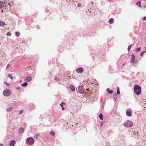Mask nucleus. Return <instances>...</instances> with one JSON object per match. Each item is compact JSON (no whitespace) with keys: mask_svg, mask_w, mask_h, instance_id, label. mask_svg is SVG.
<instances>
[{"mask_svg":"<svg viewBox=\"0 0 146 146\" xmlns=\"http://www.w3.org/2000/svg\"><path fill=\"white\" fill-rule=\"evenodd\" d=\"M134 91L137 95H139L141 92V88L138 85H135L134 86Z\"/></svg>","mask_w":146,"mask_h":146,"instance_id":"f257e3e1","label":"nucleus"},{"mask_svg":"<svg viewBox=\"0 0 146 146\" xmlns=\"http://www.w3.org/2000/svg\"><path fill=\"white\" fill-rule=\"evenodd\" d=\"M34 140L33 138L31 137H29L27 138L26 140V143L29 145H32L34 143Z\"/></svg>","mask_w":146,"mask_h":146,"instance_id":"f03ea898","label":"nucleus"},{"mask_svg":"<svg viewBox=\"0 0 146 146\" xmlns=\"http://www.w3.org/2000/svg\"><path fill=\"white\" fill-rule=\"evenodd\" d=\"M133 123L131 121L128 120L125 122L123 124V125L125 127H130L133 125Z\"/></svg>","mask_w":146,"mask_h":146,"instance_id":"7ed1b4c3","label":"nucleus"},{"mask_svg":"<svg viewBox=\"0 0 146 146\" xmlns=\"http://www.w3.org/2000/svg\"><path fill=\"white\" fill-rule=\"evenodd\" d=\"M11 92L9 90L7 89L4 91L3 92V95L6 96H7L10 95Z\"/></svg>","mask_w":146,"mask_h":146,"instance_id":"20e7f679","label":"nucleus"},{"mask_svg":"<svg viewBox=\"0 0 146 146\" xmlns=\"http://www.w3.org/2000/svg\"><path fill=\"white\" fill-rule=\"evenodd\" d=\"M84 71V69L82 68H79L76 70V72L78 73H82Z\"/></svg>","mask_w":146,"mask_h":146,"instance_id":"39448f33","label":"nucleus"},{"mask_svg":"<svg viewBox=\"0 0 146 146\" xmlns=\"http://www.w3.org/2000/svg\"><path fill=\"white\" fill-rule=\"evenodd\" d=\"M32 80V78L31 76L27 77L25 79V81L29 82Z\"/></svg>","mask_w":146,"mask_h":146,"instance_id":"423d86ee","label":"nucleus"},{"mask_svg":"<svg viewBox=\"0 0 146 146\" xmlns=\"http://www.w3.org/2000/svg\"><path fill=\"white\" fill-rule=\"evenodd\" d=\"M15 143V140L12 141L9 143L10 146H14Z\"/></svg>","mask_w":146,"mask_h":146,"instance_id":"0eeeda50","label":"nucleus"},{"mask_svg":"<svg viewBox=\"0 0 146 146\" xmlns=\"http://www.w3.org/2000/svg\"><path fill=\"white\" fill-rule=\"evenodd\" d=\"M131 62H134V61L135 60V57L134 55L132 54L131 56Z\"/></svg>","mask_w":146,"mask_h":146,"instance_id":"6e6552de","label":"nucleus"},{"mask_svg":"<svg viewBox=\"0 0 146 146\" xmlns=\"http://www.w3.org/2000/svg\"><path fill=\"white\" fill-rule=\"evenodd\" d=\"M5 25H6V24H5L4 22L0 21V27H3Z\"/></svg>","mask_w":146,"mask_h":146,"instance_id":"1a4fd4ad","label":"nucleus"},{"mask_svg":"<svg viewBox=\"0 0 146 146\" xmlns=\"http://www.w3.org/2000/svg\"><path fill=\"white\" fill-rule=\"evenodd\" d=\"M127 115L129 116H131V112L130 111H127L126 112Z\"/></svg>","mask_w":146,"mask_h":146,"instance_id":"9d476101","label":"nucleus"},{"mask_svg":"<svg viewBox=\"0 0 146 146\" xmlns=\"http://www.w3.org/2000/svg\"><path fill=\"white\" fill-rule=\"evenodd\" d=\"M70 88L72 92H74L75 91V88L74 86L72 85L71 86Z\"/></svg>","mask_w":146,"mask_h":146,"instance_id":"9b49d317","label":"nucleus"},{"mask_svg":"<svg viewBox=\"0 0 146 146\" xmlns=\"http://www.w3.org/2000/svg\"><path fill=\"white\" fill-rule=\"evenodd\" d=\"M23 131H24V129L23 128L21 127L19 128V132L20 133H22L23 132Z\"/></svg>","mask_w":146,"mask_h":146,"instance_id":"f8f14e48","label":"nucleus"},{"mask_svg":"<svg viewBox=\"0 0 146 146\" xmlns=\"http://www.w3.org/2000/svg\"><path fill=\"white\" fill-rule=\"evenodd\" d=\"M107 91L108 93L110 94H112L113 92V91L112 90H110L109 88H108L107 89Z\"/></svg>","mask_w":146,"mask_h":146,"instance_id":"ddd939ff","label":"nucleus"},{"mask_svg":"<svg viewBox=\"0 0 146 146\" xmlns=\"http://www.w3.org/2000/svg\"><path fill=\"white\" fill-rule=\"evenodd\" d=\"M28 83L27 82H25L21 85V86L23 87H26L27 86Z\"/></svg>","mask_w":146,"mask_h":146,"instance_id":"4468645a","label":"nucleus"},{"mask_svg":"<svg viewBox=\"0 0 146 146\" xmlns=\"http://www.w3.org/2000/svg\"><path fill=\"white\" fill-rule=\"evenodd\" d=\"M3 3L2 2H0V8H2L3 7Z\"/></svg>","mask_w":146,"mask_h":146,"instance_id":"2eb2a0df","label":"nucleus"},{"mask_svg":"<svg viewBox=\"0 0 146 146\" xmlns=\"http://www.w3.org/2000/svg\"><path fill=\"white\" fill-rule=\"evenodd\" d=\"M136 5L139 7H141V5L140 2H138L136 3Z\"/></svg>","mask_w":146,"mask_h":146,"instance_id":"dca6fc26","label":"nucleus"},{"mask_svg":"<svg viewBox=\"0 0 146 146\" xmlns=\"http://www.w3.org/2000/svg\"><path fill=\"white\" fill-rule=\"evenodd\" d=\"M99 117L101 120H102L103 119V116L102 114V113H100V114Z\"/></svg>","mask_w":146,"mask_h":146,"instance_id":"f3484780","label":"nucleus"},{"mask_svg":"<svg viewBox=\"0 0 146 146\" xmlns=\"http://www.w3.org/2000/svg\"><path fill=\"white\" fill-rule=\"evenodd\" d=\"M114 21V20L113 18H111L109 21L110 24H111Z\"/></svg>","mask_w":146,"mask_h":146,"instance_id":"a211bd4d","label":"nucleus"},{"mask_svg":"<svg viewBox=\"0 0 146 146\" xmlns=\"http://www.w3.org/2000/svg\"><path fill=\"white\" fill-rule=\"evenodd\" d=\"M82 88V86H80L79 87V92H80V93H82V92H84V90H81L80 91H79V90L80 88Z\"/></svg>","mask_w":146,"mask_h":146,"instance_id":"6ab92c4d","label":"nucleus"},{"mask_svg":"<svg viewBox=\"0 0 146 146\" xmlns=\"http://www.w3.org/2000/svg\"><path fill=\"white\" fill-rule=\"evenodd\" d=\"M113 97L114 99V100H115L117 99V96L116 94H114L113 95Z\"/></svg>","mask_w":146,"mask_h":146,"instance_id":"aec40b11","label":"nucleus"},{"mask_svg":"<svg viewBox=\"0 0 146 146\" xmlns=\"http://www.w3.org/2000/svg\"><path fill=\"white\" fill-rule=\"evenodd\" d=\"M50 135L52 136H54L55 135V133L53 131H51L50 132Z\"/></svg>","mask_w":146,"mask_h":146,"instance_id":"412c9836","label":"nucleus"},{"mask_svg":"<svg viewBox=\"0 0 146 146\" xmlns=\"http://www.w3.org/2000/svg\"><path fill=\"white\" fill-rule=\"evenodd\" d=\"M132 46V44H130L128 46V50L129 51L131 49Z\"/></svg>","mask_w":146,"mask_h":146,"instance_id":"4be33fe9","label":"nucleus"},{"mask_svg":"<svg viewBox=\"0 0 146 146\" xmlns=\"http://www.w3.org/2000/svg\"><path fill=\"white\" fill-rule=\"evenodd\" d=\"M8 77L10 78L11 79H13V77L10 74H9L8 75Z\"/></svg>","mask_w":146,"mask_h":146,"instance_id":"5701e85b","label":"nucleus"},{"mask_svg":"<svg viewBox=\"0 0 146 146\" xmlns=\"http://www.w3.org/2000/svg\"><path fill=\"white\" fill-rule=\"evenodd\" d=\"M15 35L17 36H19L20 35L19 33L18 32H16L15 33Z\"/></svg>","mask_w":146,"mask_h":146,"instance_id":"b1692460","label":"nucleus"},{"mask_svg":"<svg viewBox=\"0 0 146 146\" xmlns=\"http://www.w3.org/2000/svg\"><path fill=\"white\" fill-rule=\"evenodd\" d=\"M12 109V107H10L9 108L7 109V111H10Z\"/></svg>","mask_w":146,"mask_h":146,"instance_id":"393cba45","label":"nucleus"},{"mask_svg":"<svg viewBox=\"0 0 146 146\" xmlns=\"http://www.w3.org/2000/svg\"><path fill=\"white\" fill-rule=\"evenodd\" d=\"M39 136V135L37 134L34 136V137L35 138L37 139V138Z\"/></svg>","mask_w":146,"mask_h":146,"instance_id":"a878e982","label":"nucleus"},{"mask_svg":"<svg viewBox=\"0 0 146 146\" xmlns=\"http://www.w3.org/2000/svg\"><path fill=\"white\" fill-rule=\"evenodd\" d=\"M55 80L58 81H60V79L58 77H56L55 78Z\"/></svg>","mask_w":146,"mask_h":146,"instance_id":"bb28decb","label":"nucleus"},{"mask_svg":"<svg viewBox=\"0 0 146 146\" xmlns=\"http://www.w3.org/2000/svg\"><path fill=\"white\" fill-rule=\"evenodd\" d=\"M7 36H10L11 35V33L10 32H8L7 34Z\"/></svg>","mask_w":146,"mask_h":146,"instance_id":"cd10ccee","label":"nucleus"},{"mask_svg":"<svg viewBox=\"0 0 146 146\" xmlns=\"http://www.w3.org/2000/svg\"><path fill=\"white\" fill-rule=\"evenodd\" d=\"M65 104V103L64 102H62L61 104L60 105L61 107H63V105H64Z\"/></svg>","mask_w":146,"mask_h":146,"instance_id":"c85d7f7f","label":"nucleus"},{"mask_svg":"<svg viewBox=\"0 0 146 146\" xmlns=\"http://www.w3.org/2000/svg\"><path fill=\"white\" fill-rule=\"evenodd\" d=\"M9 68H10V66H9V64H7V66L6 67V68L7 69H7H9Z\"/></svg>","mask_w":146,"mask_h":146,"instance_id":"c756f323","label":"nucleus"},{"mask_svg":"<svg viewBox=\"0 0 146 146\" xmlns=\"http://www.w3.org/2000/svg\"><path fill=\"white\" fill-rule=\"evenodd\" d=\"M144 53H145V51H143V52H141L140 54L141 56H142Z\"/></svg>","mask_w":146,"mask_h":146,"instance_id":"7c9ffc66","label":"nucleus"},{"mask_svg":"<svg viewBox=\"0 0 146 146\" xmlns=\"http://www.w3.org/2000/svg\"><path fill=\"white\" fill-rule=\"evenodd\" d=\"M141 47H139V48H137V51H138V52H139L140 50H141Z\"/></svg>","mask_w":146,"mask_h":146,"instance_id":"2f4dec72","label":"nucleus"},{"mask_svg":"<svg viewBox=\"0 0 146 146\" xmlns=\"http://www.w3.org/2000/svg\"><path fill=\"white\" fill-rule=\"evenodd\" d=\"M24 110H21L19 112V114H21L23 112Z\"/></svg>","mask_w":146,"mask_h":146,"instance_id":"473e14b6","label":"nucleus"},{"mask_svg":"<svg viewBox=\"0 0 146 146\" xmlns=\"http://www.w3.org/2000/svg\"><path fill=\"white\" fill-rule=\"evenodd\" d=\"M4 83L7 85V86H9V84L6 82H4Z\"/></svg>","mask_w":146,"mask_h":146,"instance_id":"72a5a7b5","label":"nucleus"},{"mask_svg":"<svg viewBox=\"0 0 146 146\" xmlns=\"http://www.w3.org/2000/svg\"><path fill=\"white\" fill-rule=\"evenodd\" d=\"M77 6L78 7H80L81 6V5L80 3H78L77 5Z\"/></svg>","mask_w":146,"mask_h":146,"instance_id":"f704fd0d","label":"nucleus"},{"mask_svg":"<svg viewBox=\"0 0 146 146\" xmlns=\"http://www.w3.org/2000/svg\"><path fill=\"white\" fill-rule=\"evenodd\" d=\"M143 20L144 21L146 20V17H144L143 19Z\"/></svg>","mask_w":146,"mask_h":146,"instance_id":"c9c22d12","label":"nucleus"},{"mask_svg":"<svg viewBox=\"0 0 146 146\" xmlns=\"http://www.w3.org/2000/svg\"><path fill=\"white\" fill-rule=\"evenodd\" d=\"M120 93V91L119 90H117V94H119Z\"/></svg>","mask_w":146,"mask_h":146,"instance_id":"e433bc0d","label":"nucleus"},{"mask_svg":"<svg viewBox=\"0 0 146 146\" xmlns=\"http://www.w3.org/2000/svg\"><path fill=\"white\" fill-rule=\"evenodd\" d=\"M20 88L19 86H17V90H19V89H20Z\"/></svg>","mask_w":146,"mask_h":146,"instance_id":"4c0bfd02","label":"nucleus"},{"mask_svg":"<svg viewBox=\"0 0 146 146\" xmlns=\"http://www.w3.org/2000/svg\"><path fill=\"white\" fill-rule=\"evenodd\" d=\"M62 110H64V107H62Z\"/></svg>","mask_w":146,"mask_h":146,"instance_id":"58836bf2","label":"nucleus"},{"mask_svg":"<svg viewBox=\"0 0 146 146\" xmlns=\"http://www.w3.org/2000/svg\"><path fill=\"white\" fill-rule=\"evenodd\" d=\"M0 146H3V144L2 143L0 144Z\"/></svg>","mask_w":146,"mask_h":146,"instance_id":"ea45409f","label":"nucleus"},{"mask_svg":"<svg viewBox=\"0 0 146 146\" xmlns=\"http://www.w3.org/2000/svg\"><path fill=\"white\" fill-rule=\"evenodd\" d=\"M119 90V88L118 87L117 88V90Z\"/></svg>","mask_w":146,"mask_h":146,"instance_id":"a19ab883","label":"nucleus"},{"mask_svg":"<svg viewBox=\"0 0 146 146\" xmlns=\"http://www.w3.org/2000/svg\"><path fill=\"white\" fill-rule=\"evenodd\" d=\"M125 65V63H124V64H123V66H124V65Z\"/></svg>","mask_w":146,"mask_h":146,"instance_id":"79ce46f5","label":"nucleus"},{"mask_svg":"<svg viewBox=\"0 0 146 146\" xmlns=\"http://www.w3.org/2000/svg\"><path fill=\"white\" fill-rule=\"evenodd\" d=\"M1 11L2 12H3V10H2Z\"/></svg>","mask_w":146,"mask_h":146,"instance_id":"37998d69","label":"nucleus"},{"mask_svg":"<svg viewBox=\"0 0 146 146\" xmlns=\"http://www.w3.org/2000/svg\"><path fill=\"white\" fill-rule=\"evenodd\" d=\"M78 123H76V125H78Z\"/></svg>","mask_w":146,"mask_h":146,"instance_id":"c03bdc74","label":"nucleus"},{"mask_svg":"<svg viewBox=\"0 0 146 146\" xmlns=\"http://www.w3.org/2000/svg\"><path fill=\"white\" fill-rule=\"evenodd\" d=\"M8 29V30H9V28H8V29Z\"/></svg>","mask_w":146,"mask_h":146,"instance_id":"a18cd8bd","label":"nucleus"},{"mask_svg":"<svg viewBox=\"0 0 146 146\" xmlns=\"http://www.w3.org/2000/svg\"><path fill=\"white\" fill-rule=\"evenodd\" d=\"M1 52V51L0 50V52Z\"/></svg>","mask_w":146,"mask_h":146,"instance_id":"49530a36","label":"nucleus"}]
</instances>
